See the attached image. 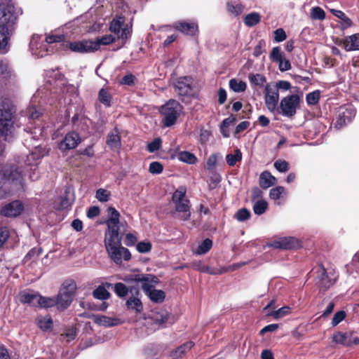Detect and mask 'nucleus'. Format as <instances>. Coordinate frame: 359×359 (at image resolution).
I'll return each mask as SVG.
<instances>
[{"label":"nucleus","mask_w":359,"mask_h":359,"mask_svg":"<svg viewBox=\"0 0 359 359\" xmlns=\"http://www.w3.org/2000/svg\"><path fill=\"white\" fill-rule=\"evenodd\" d=\"M12 182L23 187V177L18 168L13 165H0V199L10 194L8 184Z\"/></svg>","instance_id":"obj_1"},{"label":"nucleus","mask_w":359,"mask_h":359,"mask_svg":"<svg viewBox=\"0 0 359 359\" xmlns=\"http://www.w3.org/2000/svg\"><path fill=\"white\" fill-rule=\"evenodd\" d=\"M76 284L73 280H66L62 283L57 295L55 297L57 309L60 311L67 309L72 302L76 293Z\"/></svg>","instance_id":"obj_2"},{"label":"nucleus","mask_w":359,"mask_h":359,"mask_svg":"<svg viewBox=\"0 0 359 359\" xmlns=\"http://www.w3.org/2000/svg\"><path fill=\"white\" fill-rule=\"evenodd\" d=\"M182 109L183 107L180 102L175 100H170L162 105L159 109V113L162 116L163 126L170 127L175 124Z\"/></svg>","instance_id":"obj_3"},{"label":"nucleus","mask_w":359,"mask_h":359,"mask_svg":"<svg viewBox=\"0 0 359 359\" xmlns=\"http://www.w3.org/2000/svg\"><path fill=\"white\" fill-rule=\"evenodd\" d=\"M185 189L180 188L173 193L172 197L178 217L183 221L189 220L191 217L190 202L185 198Z\"/></svg>","instance_id":"obj_4"},{"label":"nucleus","mask_w":359,"mask_h":359,"mask_svg":"<svg viewBox=\"0 0 359 359\" xmlns=\"http://www.w3.org/2000/svg\"><path fill=\"white\" fill-rule=\"evenodd\" d=\"M0 101V133L6 138L13 134V116L6 102Z\"/></svg>","instance_id":"obj_5"},{"label":"nucleus","mask_w":359,"mask_h":359,"mask_svg":"<svg viewBox=\"0 0 359 359\" xmlns=\"http://www.w3.org/2000/svg\"><path fill=\"white\" fill-rule=\"evenodd\" d=\"M125 280L137 283L146 294L158 283V278L152 274L133 273L128 275Z\"/></svg>","instance_id":"obj_6"},{"label":"nucleus","mask_w":359,"mask_h":359,"mask_svg":"<svg viewBox=\"0 0 359 359\" xmlns=\"http://www.w3.org/2000/svg\"><path fill=\"white\" fill-rule=\"evenodd\" d=\"M300 97L298 95L292 94L283 97L277 112L286 117H292L295 115L297 109L299 105Z\"/></svg>","instance_id":"obj_7"},{"label":"nucleus","mask_w":359,"mask_h":359,"mask_svg":"<svg viewBox=\"0 0 359 359\" xmlns=\"http://www.w3.org/2000/svg\"><path fill=\"white\" fill-rule=\"evenodd\" d=\"M65 46L74 53L85 54L91 53L96 51V44L93 43V40L82 39L74 41H66Z\"/></svg>","instance_id":"obj_8"},{"label":"nucleus","mask_w":359,"mask_h":359,"mask_svg":"<svg viewBox=\"0 0 359 359\" xmlns=\"http://www.w3.org/2000/svg\"><path fill=\"white\" fill-rule=\"evenodd\" d=\"M317 284L319 287L327 290L334 284L337 276L334 271L327 272L323 266H320L317 271Z\"/></svg>","instance_id":"obj_9"},{"label":"nucleus","mask_w":359,"mask_h":359,"mask_svg":"<svg viewBox=\"0 0 359 359\" xmlns=\"http://www.w3.org/2000/svg\"><path fill=\"white\" fill-rule=\"evenodd\" d=\"M110 259L117 265H121L123 260L126 262L131 259L130 251L121 246V244L107 250Z\"/></svg>","instance_id":"obj_10"},{"label":"nucleus","mask_w":359,"mask_h":359,"mask_svg":"<svg viewBox=\"0 0 359 359\" xmlns=\"http://www.w3.org/2000/svg\"><path fill=\"white\" fill-rule=\"evenodd\" d=\"M355 108L351 104L341 107L338 111L334 127L338 129L342 128L355 117Z\"/></svg>","instance_id":"obj_11"},{"label":"nucleus","mask_w":359,"mask_h":359,"mask_svg":"<svg viewBox=\"0 0 359 359\" xmlns=\"http://www.w3.org/2000/svg\"><path fill=\"white\" fill-rule=\"evenodd\" d=\"M8 20L9 22H7V24L0 25V50L6 48L16 27L17 23H15V18L12 15Z\"/></svg>","instance_id":"obj_12"},{"label":"nucleus","mask_w":359,"mask_h":359,"mask_svg":"<svg viewBox=\"0 0 359 359\" xmlns=\"http://www.w3.org/2000/svg\"><path fill=\"white\" fill-rule=\"evenodd\" d=\"M264 100L267 109L272 113L278 110L279 93L278 89L267 85L265 88Z\"/></svg>","instance_id":"obj_13"},{"label":"nucleus","mask_w":359,"mask_h":359,"mask_svg":"<svg viewBox=\"0 0 359 359\" xmlns=\"http://www.w3.org/2000/svg\"><path fill=\"white\" fill-rule=\"evenodd\" d=\"M81 141V139L79 133L72 131L65 135L64 138L58 144V148L62 151L72 149L76 148Z\"/></svg>","instance_id":"obj_14"},{"label":"nucleus","mask_w":359,"mask_h":359,"mask_svg":"<svg viewBox=\"0 0 359 359\" xmlns=\"http://www.w3.org/2000/svg\"><path fill=\"white\" fill-rule=\"evenodd\" d=\"M269 246L276 249L290 250L299 247L300 243L294 237H282L271 241Z\"/></svg>","instance_id":"obj_15"},{"label":"nucleus","mask_w":359,"mask_h":359,"mask_svg":"<svg viewBox=\"0 0 359 359\" xmlns=\"http://www.w3.org/2000/svg\"><path fill=\"white\" fill-rule=\"evenodd\" d=\"M333 341L344 346H351L352 345L359 344V337H354L352 332H337L333 334Z\"/></svg>","instance_id":"obj_16"},{"label":"nucleus","mask_w":359,"mask_h":359,"mask_svg":"<svg viewBox=\"0 0 359 359\" xmlns=\"http://www.w3.org/2000/svg\"><path fill=\"white\" fill-rule=\"evenodd\" d=\"M119 227L107 226L105 231L104 245L106 250L121 244V238L119 236Z\"/></svg>","instance_id":"obj_17"},{"label":"nucleus","mask_w":359,"mask_h":359,"mask_svg":"<svg viewBox=\"0 0 359 359\" xmlns=\"http://www.w3.org/2000/svg\"><path fill=\"white\" fill-rule=\"evenodd\" d=\"M29 119L30 127H28L29 133L32 135L34 139H38L43 135V128L33 126L32 121L38 119L42 114L39 110H37L35 107H30L28 109Z\"/></svg>","instance_id":"obj_18"},{"label":"nucleus","mask_w":359,"mask_h":359,"mask_svg":"<svg viewBox=\"0 0 359 359\" xmlns=\"http://www.w3.org/2000/svg\"><path fill=\"white\" fill-rule=\"evenodd\" d=\"M24 210V206L20 201H13L1 210V214L8 217H15L20 215Z\"/></svg>","instance_id":"obj_19"},{"label":"nucleus","mask_w":359,"mask_h":359,"mask_svg":"<svg viewBox=\"0 0 359 359\" xmlns=\"http://www.w3.org/2000/svg\"><path fill=\"white\" fill-rule=\"evenodd\" d=\"M192 83V78L190 76L180 77L174 84L175 91L179 95H187L191 91Z\"/></svg>","instance_id":"obj_20"},{"label":"nucleus","mask_w":359,"mask_h":359,"mask_svg":"<svg viewBox=\"0 0 359 359\" xmlns=\"http://www.w3.org/2000/svg\"><path fill=\"white\" fill-rule=\"evenodd\" d=\"M81 316L91 318L95 323L104 327L115 326L121 323V320L118 318H110L102 315H87L86 313H83Z\"/></svg>","instance_id":"obj_21"},{"label":"nucleus","mask_w":359,"mask_h":359,"mask_svg":"<svg viewBox=\"0 0 359 359\" xmlns=\"http://www.w3.org/2000/svg\"><path fill=\"white\" fill-rule=\"evenodd\" d=\"M106 144L113 151H118L121 147L120 130L115 127L107 136Z\"/></svg>","instance_id":"obj_22"},{"label":"nucleus","mask_w":359,"mask_h":359,"mask_svg":"<svg viewBox=\"0 0 359 359\" xmlns=\"http://www.w3.org/2000/svg\"><path fill=\"white\" fill-rule=\"evenodd\" d=\"M11 15L15 18V23H17L18 15L15 11V7L9 4L0 3V25L9 22L8 19L11 18Z\"/></svg>","instance_id":"obj_23"},{"label":"nucleus","mask_w":359,"mask_h":359,"mask_svg":"<svg viewBox=\"0 0 359 359\" xmlns=\"http://www.w3.org/2000/svg\"><path fill=\"white\" fill-rule=\"evenodd\" d=\"M175 28L184 34L193 36L198 32V25L196 22H178Z\"/></svg>","instance_id":"obj_24"},{"label":"nucleus","mask_w":359,"mask_h":359,"mask_svg":"<svg viewBox=\"0 0 359 359\" xmlns=\"http://www.w3.org/2000/svg\"><path fill=\"white\" fill-rule=\"evenodd\" d=\"M194 346V343L191 341H187L183 344L179 346L175 349L172 350L170 353V357L172 359H180L187 352H189Z\"/></svg>","instance_id":"obj_25"},{"label":"nucleus","mask_w":359,"mask_h":359,"mask_svg":"<svg viewBox=\"0 0 359 359\" xmlns=\"http://www.w3.org/2000/svg\"><path fill=\"white\" fill-rule=\"evenodd\" d=\"M276 182V178L268 170L262 172L259 175V184L261 188L264 189H266L274 185Z\"/></svg>","instance_id":"obj_26"},{"label":"nucleus","mask_w":359,"mask_h":359,"mask_svg":"<svg viewBox=\"0 0 359 359\" xmlns=\"http://www.w3.org/2000/svg\"><path fill=\"white\" fill-rule=\"evenodd\" d=\"M72 122L77 130L83 132H87L88 130L90 121L89 118L83 116L75 114L72 118Z\"/></svg>","instance_id":"obj_27"},{"label":"nucleus","mask_w":359,"mask_h":359,"mask_svg":"<svg viewBox=\"0 0 359 359\" xmlns=\"http://www.w3.org/2000/svg\"><path fill=\"white\" fill-rule=\"evenodd\" d=\"M344 46L346 51L359 50V33L346 37L344 41Z\"/></svg>","instance_id":"obj_28"},{"label":"nucleus","mask_w":359,"mask_h":359,"mask_svg":"<svg viewBox=\"0 0 359 359\" xmlns=\"http://www.w3.org/2000/svg\"><path fill=\"white\" fill-rule=\"evenodd\" d=\"M107 212L109 215V219L106 222L107 226L119 227V212L113 207L108 208Z\"/></svg>","instance_id":"obj_29"},{"label":"nucleus","mask_w":359,"mask_h":359,"mask_svg":"<svg viewBox=\"0 0 359 359\" xmlns=\"http://www.w3.org/2000/svg\"><path fill=\"white\" fill-rule=\"evenodd\" d=\"M20 302L25 304H29L32 306L38 305V297L39 294L37 293H29L23 292L20 294Z\"/></svg>","instance_id":"obj_30"},{"label":"nucleus","mask_w":359,"mask_h":359,"mask_svg":"<svg viewBox=\"0 0 359 359\" xmlns=\"http://www.w3.org/2000/svg\"><path fill=\"white\" fill-rule=\"evenodd\" d=\"M330 12L336 18L342 21V26L344 28H348L352 26L353 22L351 20L343 11L340 10L330 9Z\"/></svg>","instance_id":"obj_31"},{"label":"nucleus","mask_w":359,"mask_h":359,"mask_svg":"<svg viewBox=\"0 0 359 359\" xmlns=\"http://www.w3.org/2000/svg\"><path fill=\"white\" fill-rule=\"evenodd\" d=\"M177 158L179 161L190 165L195 164L198 161L197 157L194 154L187 151H180L178 154Z\"/></svg>","instance_id":"obj_32"},{"label":"nucleus","mask_w":359,"mask_h":359,"mask_svg":"<svg viewBox=\"0 0 359 359\" xmlns=\"http://www.w3.org/2000/svg\"><path fill=\"white\" fill-rule=\"evenodd\" d=\"M93 296L95 299L104 301L110 298V293L102 285H99L93 292Z\"/></svg>","instance_id":"obj_33"},{"label":"nucleus","mask_w":359,"mask_h":359,"mask_svg":"<svg viewBox=\"0 0 359 359\" xmlns=\"http://www.w3.org/2000/svg\"><path fill=\"white\" fill-rule=\"evenodd\" d=\"M146 294H147L149 299L155 303L163 302L165 297V292L163 290H156L154 288Z\"/></svg>","instance_id":"obj_34"},{"label":"nucleus","mask_w":359,"mask_h":359,"mask_svg":"<svg viewBox=\"0 0 359 359\" xmlns=\"http://www.w3.org/2000/svg\"><path fill=\"white\" fill-rule=\"evenodd\" d=\"M126 306L128 309L135 310L136 313H140L143 309L140 299L135 297H131L128 299Z\"/></svg>","instance_id":"obj_35"},{"label":"nucleus","mask_w":359,"mask_h":359,"mask_svg":"<svg viewBox=\"0 0 359 359\" xmlns=\"http://www.w3.org/2000/svg\"><path fill=\"white\" fill-rule=\"evenodd\" d=\"M115 41V37L111 34L97 37L95 40L93 41V43L96 44V51L100 49V46H106L112 43Z\"/></svg>","instance_id":"obj_36"},{"label":"nucleus","mask_w":359,"mask_h":359,"mask_svg":"<svg viewBox=\"0 0 359 359\" xmlns=\"http://www.w3.org/2000/svg\"><path fill=\"white\" fill-rule=\"evenodd\" d=\"M291 311V308L289 306H283L278 310H273L268 311L266 315L267 316H272L274 319L281 318L288 315Z\"/></svg>","instance_id":"obj_37"},{"label":"nucleus","mask_w":359,"mask_h":359,"mask_svg":"<svg viewBox=\"0 0 359 359\" xmlns=\"http://www.w3.org/2000/svg\"><path fill=\"white\" fill-rule=\"evenodd\" d=\"M38 305L42 308H50L55 306H57L55 297H43L39 294V297H38Z\"/></svg>","instance_id":"obj_38"},{"label":"nucleus","mask_w":359,"mask_h":359,"mask_svg":"<svg viewBox=\"0 0 359 359\" xmlns=\"http://www.w3.org/2000/svg\"><path fill=\"white\" fill-rule=\"evenodd\" d=\"M229 88L236 93H242L245 90L247 85L246 83L243 81L231 79L229 81Z\"/></svg>","instance_id":"obj_39"},{"label":"nucleus","mask_w":359,"mask_h":359,"mask_svg":"<svg viewBox=\"0 0 359 359\" xmlns=\"http://www.w3.org/2000/svg\"><path fill=\"white\" fill-rule=\"evenodd\" d=\"M242 160V153L239 149H236L234 154H229L226 156V161L227 164L233 167L237 162H240Z\"/></svg>","instance_id":"obj_40"},{"label":"nucleus","mask_w":359,"mask_h":359,"mask_svg":"<svg viewBox=\"0 0 359 359\" xmlns=\"http://www.w3.org/2000/svg\"><path fill=\"white\" fill-rule=\"evenodd\" d=\"M248 79L251 85L259 87H263L266 82L265 76L260 74H250L248 76Z\"/></svg>","instance_id":"obj_41"},{"label":"nucleus","mask_w":359,"mask_h":359,"mask_svg":"<svg viewBox=\"0 0 359 359\" xmlns=\"http://www.w3.org/2000/svg\"><path fill=\"white\" fill-rule=\"evenodd\" d=\"M261 20V16L258 13H251L248 14L244 18V22L248 27H253L257 25Z\"/></svg>","instance_id":"obj_42"},{"label":"nucleus","mask_w":359,"mask_h":359,"mask_svg":"<svg viewBox=\"0 0 359 359\" xmlns=\"http://www.w3.org/2000/svg\"><path fill=\"white\" fill-rule=\"evenodd\" d=\"M74 196L66 191L65 195L62 196L60 208L64 210L70 208L74 203Z\"/></svg>","instance_id":"obj_43"},{"label":"nucleus","mask_w":359,"mask_h":359,"mask_svg":"<svg viewBox=\"0 0 359 359\" xmlns=\"http://www.w3.org/2000/svg\"><path fill=\"white\" fill-rule=\"evenodd\" d=\"M37 324L41 330L46 331L52 328L53 320L49 316L39 317L37 318Z\"/></svg>","instance_id":"obj_44"},{"label":"nucleus","mask_w":359,"mask_h":359,"mask_svg":"<svg viewBox=\"0 0 359 359\" xmlns=\"http://www.w3.org/2000/svg\"><path fill=\"white\" fill-rule=\"evenodd\" d=\"M212 246V241L210 238L205 239L198 247L195 253L197 255H204L207 253Z\"/></svg>","instance_id":"obj_45"},{"label":"nucleus","mask_w":359,"mask_h":359,"mask_svg":"<svg viewBox=\"0 0 359 359\" xmlns=\"http://www.w3.org/2000/svg\"><path fill=\"white\" fill-rule=\"evenodd\" d=\"M310 16L314 20H323L325 19L326 15L323 8L315 6L311 9Z\"/></svg>","instance_id":"obj_46"},{"label":"nucleus","mask_w":359,"mask_h":359,"mask_svg":"<svg viewBox=\"0 0 359 359\" xmlns=\"http://www.w3.org/2000/svg\"><path fill=\"white\" fill-rule=\"evenodd\" d=\"M123 23L124 18L123 17H119L117 19H114L110 23V31L116 34H119Z\"/></svg>","instance_id":"obj_47"},{"label":"nucleus","mask_w":359,"mask_h":359,"mask_svg":"<svg viewBox=\"0 0 359 359\" xmlns=\"http://www.w3.org/2000/svg\"><path fill=\"white\" fill-rule=\"evenodd\" d=\"M268 203L266 201L259 199L253 205V210L255 214L257 215H262L267 209Z\"/></svg>","instance_id":"obj_48"},{"label":"nucleus","mask_w":359,"mask_h":359,"mask_svg":"<svg viewBox=\"0 0 359 359\" xmlns=\"http://www.w3.org/2000/svg\"><path fill=\"white\" fill-rule=\"evenodd\" d=\"M98 97L100 102L106 107L111 105V96L107 90L102 88L99 92Z\"/></svg>","instance_id":"obj_49"},{"label":"nucleus","mask_w":359,"mask_h":359,"mask_svg":"<svg viewBox=\"0 0 359 359\" xmlns=\"http://www.w3.org/2000/svg\"><path fill=\"white\" fill-rule=\"evenodd\" d=\"M41 252L42 251L41 248H34L31 249L24 257V262H27L29 261H35L41 254Z\"/></svg>","instance_id":"obj_50"},{"label":"nucleus","mask_w":359,"mask_h":359,"mask_svg":"<svg viewBox=\"0 0 359 359\" xmlns=\"http://www.w3.org/2000/svg\"><path fill=\"white\" fill-rule=\"evenodd\" d=\"M285 57L283 52L281 51V49L279 46H276L273 48L271 53H270V60L273 62H278L280 60H282Z\"/></svg>","instance_id":"obj_51"},{"label":"nucleus","mask_w":359,"mask_h":359,"mask_svg":"<svg viewBox=\"0 0 359 359\" xmlns=\"http://www.w3.org/2000/svg\"><path fill=\"white\" fill-rule=\"evenodd\" d=\"M306 100L308 104L309 105L316 104L320 100V92L318 90H316L309 93V94L306 95Z\"/></svg>","instance_id":"obj_52"},{"label":"nucleus","mask_w":359,"mask_h":359,"mask_svg":"<svg viewBox=\"0 0 359 359\" xmlns=\"http://www.w3.org/2000/svg\"><path fill=\"white\" fill-rule=\"evenodd\" d=\"M161 144L162 141L160 137L155 138L152 142L147 144V149L150 153L155 152L161 148Z\"/></svg>","instance_id":"obj_53"},{"label":"nucleus","mask_w":359,"mask_h":359,"mask_svg":"<svg viewBox=\"0 0 359 359\" xmlns=\"http://www.w3.org/2000/svg\"><path fill=\"white\" fill-rule=\"evenodd\" d=\"M163 170V165L157 161L151 162L149 164V171L150 173L153 175H158L161 174Z\"/></svg>","instance_id":"obj_54"},{"label":"nucleus","mask_w":359,"mask_h":359,"mask_svg":"<svg viewBox=\"0 0 359 359\" xmlns=\"http://www.w3.org/2000/svg\"><path fill=\"white\" fill-rule=\"evenodd\" d=\"M285 192V188L281 186L276 187L270 190L269 196L273 200L279 199Z\"/></svg>","instance_id":"obj_55"},{"label":"nucleus","mask_w":359,"mask_h":359,"mask_svg":"<svg viewBox=\"0 0 359 359\" xmlns=\"http://www.w3.org/2000/svg\"><path fill=\"white\" fill-rule=\"evenodd\" d=\"M243 6L241 4H233L232 2L227 3V10L229 13L238 15L243 12Z\"/></svg>","instance_id":"obj_56"},{"label":"nucleus","mask_w":359,"mask_h":359,"mask_svg":"<svg viewBox=\"0 0 359 359\" xmlns=\"http://www.w3.org/2000/svg\"><path fill=\"white\" fill-rule=\"evenodd\" d=\"M110 192L104 189H99L96 191L95 197L100 202H107L109 199Z\"/></svg>","instance_id":"obj_57"},{"label":"nucleus","mask_w":359,"mask_h":359,"mask_svg":"<svg viewBox=\"0 0 359 359\" xmlns=\"http://www.w3.org/2000/svg\"><path fill=\"white\" fill-rule=\"evenodd\" d=\"M10 236L9 229L6 226L0 227V248L3 247Z\"/></svg>","instance_id":"obj_58"},{"label":"nucleus","mask_w":359,"mask_h":359,"mask_svg":"<svg viewBox=\"0 0 359 359\" xmlns=\"http://www.w3.org/2000/svg\"><path fill=\"white\" fill-rule=\"evenodd\" d=\"M114 292L118 297H123L128 294V288L123 283H117L114 285Z\"/></svg>","instance_id":"obj_59"},{"label":"nucleus","mask_w":359,"mask_h":359,"mask_svg":"<svg viewBox=\"0 0 359 359\" xmlns=\"http://www.w3.org/2000/svg\"><path fill=\"white\" fill-rule=\"evenodd\" d=\"M274 167L278 171L285 172L289 170V163L284 160H277L274 163Z\"/></svg>","instance_id":"obj_60"},{"label":"nucleus","mask_w":359,"mask_h":359,"mask_svg":"<svg viewBox=\"0 0 359 359\" xmlns=\"http://www.w3.org/2000/svg\"><path fill=\"white\" fill-rule=\"evenodd\" d=\"M250 216V212L246 208H242L237 211L236 218L239 222H243L248 219Z\"/></svg>","instance_id":"obj_61"},{"label":"nucleus","mask_w":359,"mask_h":359,"mask_svg":"<svg viewBox=\"0 0 359 359\" xmlns=\"http://www.w3.org/2000/svg\"><path fill=\"white\" fill-rule=\"evenodd\" d=\"M65 39L63 34H50L46 37V42L47 43H53L57 42L64 41Z\"/></svg>","instance_id":"obj_62"},{"label":"nucleus","mask_w":359,"mask_h":359,"mask_svg":"<svg viewBox=\"0 0 359 359\" xmlns=\"http://www.w3.org/2000/svg\"><path fill=\"white\" fill-rule=\"evenodd\" d=\"M346 317V313L344 311L337 312L332 320V325L333 327L337 326Z\"/></svg>","instance_id":"obj_63"},{"label":"nucleus","mask_w":359,"mask_h":359,"mask_svg":"<svg viewBox=\"0 0 359 359\" xmlns=\"http://www.w3.org/2000/svg\"><path fill=\"white\" fill-rule=\"evenodd\" d=\"M137 250L140 253H146L151 250V245L149 242H140L136 245Z\"/></svg>","instance_id":"obj_64"}]
</instances>
